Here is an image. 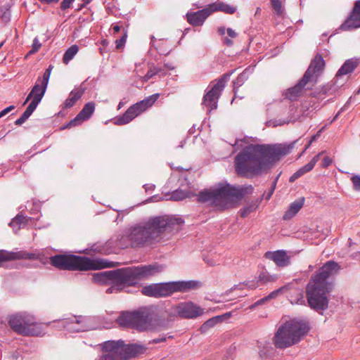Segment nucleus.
Listing matches in <instances>:
<instances>
[{
    "label": "nucleus",
    "instance_id": "7c9ffc66",
    "mask_svg": "<svg viewBox=\"0 0 360 360\" xmlns=\"http://www.w3.org/2000/svg\"><path fill=\"white\" fill-rule=\"evenodd\" d=\"M260 200L257 199L248 205L245 206L240 210V215L243 218L247 217L251 212L255 211L259 206Z\"/></svg>",
    "mask_w": 360,
    "mask_h": 360
},
{
    "label": "nucleus",
    "instance_id": "338daca9",
    "mask_svg": "<svg viewBox=\"0 0 360 360\" xmlns=\"http://www.w3.org/2000/svg\"><path fill=\"white\" fill-rule=\"evenodd\" d=\"M21 116H22V117H24V118L25 119V120H27L29 118V117H28L25 113H24V112L22 114V115H21Z\"/></svg>",
    "mask_w": 360,
    "mask_h": 360
},
{
    "label": "nucleus",
    "instance_id": "8fccbe9b",
    "mask_svg": "<svg viewBox=\"0 0 360 360\" xmlns=\"http://www.w3.org/2000/svg\"><path fill=\"white\" fill-rule=\"evenodd\" d=\"M331 163V158H330L329 157H324L321 162V166L322 167L326 168L328 167Z\"/></svg>",
    "mask_w": 360,
    "mask_h": 360
},
{
    "label": "nucleus",
    "instance_id": "bf43d9fd",
    "mask_svg": "<svg viewBox=\"0 0 360 360\" xmlns=\"http://www.w3.org/2000/svg\"><path fill=\"white\" fill-rule=\"evenodd\" d=\"M144 188L146 189V191H153L155 188V186L153 184H146L144 186Z\"/></svg>",
    "mask_w": 360,
    "mask_h": 360
},
{
    "label": "nucleus",
    "instance_id": "13d9d810",
    "mask_svg": "<svg viewBox=\"0 0 360 360\" xmlns=\"http://www.w3.org/2000/svg\"><path fill=\"white\" fill-rule=\"evenodd\" d=\"M14 108H15L14 105H10V106L6 108L5 109H4L3 112L6 115L7 113L11 112Z\"/></svg>",
    "mask_w": 360,
    "mask_h": 360
},
{
    "label": "nucleus",
    "instance_id": "6e6552de",
    "mask_svg": "<svg viewBox=\"0 0 360 360\" xmlns=\"http://www.w3.org/2000/svg\"><path fill=\"white\" fill-rule=\"evenodd\" d=\"M309 330L308 324L304 321L290 320L281 326L274 338L277 348L284 349L299 342Z\"/></svg>",
    "mask_w": 360,
    "mask_h": 360
},
{
    "label": "nucleus",
    "instance_id": "f704fd0d",
    "mask_svg": "<svg viewBox=\"0 0 360 360\" xmlns=\"http://www.w3.org/2000/svg\"><path fill=\"white\" fill-rule=\"evenodd\" d=\"M0 18L4 23H7L10 21L11 11L7 6H3L0 7Z\"/></svg>",
    "mask_w": 360,
    "mask_h": 360
},
{
    "label": "nucleus",
    "instance_id": "a19ab883",
    "mask_svg": "<svg viewBox=\"0 0 360 360\" xmlns=\"http://www.w3.org/2000/svg\"><path fill=\"white\" fill-rule=\"evenodd\" d=\"M127 31H124L122 36L120 39H116L115 44H116V48L117 49H120L124 46V45L127 41Z\"/></svg>",
    "mask_w": 360,
    "mask_h": 360
},
{
    "label": "nucleus",
    "instance_id": "de8ad7c7",
    "mask_svg": "<svg viewBox=\"0 0 360 360\" xmlns=\"http://www.w3.org/2000/svg\"><path fill=\"white\" fill-rule=\"evenodd\" d=\"M278 176H279V175L276 177V179L273 182V184L271 185V189H270L269 192L267 193V195L266 196V200H269L271 198L272 194L274 193V190L276 188V182H277V180L278 179Z\"/></svg>",
    "mask_w": 360,
    "mask_h": 360
},
{
    "label": "nucleus",
    "instance_id": "393cba45",
    "mask_svg": "<svg viewBox=\"0 0 360 360\" xmlns=\"http://www.w3.org/2000/svg\"><path fill=\"white\" fill-rule=\"evenodd\" d=\"M322 153H319L315 155L307 165L302 167L297 172H295L289 179L290 182H294L296 179L301 177L302 175L306 174L307 172H310L314 167L316 162L319 160L320 156Z\"/></svg>",
    "mask_w": 360,
    "mask_h": 360
},
{
    "label": "nucleus",
    "instance_id": "473e14b6",
    "mask_svg": "<svg viewBox=\"0 0 360 360\" xmlns=\"http://www.w3.org/2000/svg\"><path fill=\"white\" fill-rule=\"evenodd\" d=\"M221 317L219 316L212 317L206 321L200 328L201 333H206L210 328L214 327L219 321Z\"/></svg>",
    "mask_w": 360,
    "mask_h": 360
},
{
    "label": "nucleus",
    "instance_id": "3c124183",
    "mask_svg": "<svg viewBox=\"0 0 360 360\" xmlns=\"http://www.w3.org/2000/svg\"><path fill=\"white\" fill-rule=\"evenodd\" d=\"M322 129L317 131L316 134L311 136L310 141H309V145H311L314 141H316L321 136Z\"/></svg>",
    "mask_w": 360,
    "mask_h": 360
},
{
    "label": "nucleus",
    "instance_id": "37998d69",
    "mask_svg": "<svg viewBox=\"0 0 360 360\" xmlns=\"http://www.w3.org/2000/svg\"><path fill=\"white\" fill-rule=\"evenodd\" d=\"M243 284H240V285H242ZM245 286H247L248 288L250 289H255L257 288V287L259 286V283L258 282V280L257 281H248L246 283L244 284ZM239 286V285H238ZM238 288V285H235L233 289L236 290Z\"/></svg>",
    "mask_w": 360,
    "mask_h": 360
},
{
    "label": "nucleus",
    "instance_id": "49530a36",
    "mask_svg": "<svg viewBox=\"0 0 360 360\" xmlns=\"http://www.w3.org/2000/svg\"><path fill=\"white\" fill-rule=\"evenodd\" d=\"M167 340V336L165 335H162L158 338H154L149 341V344H158L160 342H163Z\"/></svg>",
    "mask_w": 360,
    "mask_h": 360
},
{
    "label": "nucleus",
    "instance_id": "72a5a7b5",
    "mask_svg": "<svg viewBox=\"0 0 360 360\" xmlns=\"http://www.w3.org/2000/svg\"><path fill=\"white\" fill-rule=\"evenodd\" d=\"M79 48L77 45H72L65 52L63 61L65 64H68L77 54Z\"/></svg>",
    "mask_w": 360,
    "mask_h": 360
},
{
    "label": "nucleus",
    "instance_id": "4c0bfd02",
    "mask_svg": "<svg viewBox=\"0 0 360 360\" xmlns=\"http://www.w3.org/2000/svg\"><path fill=\"white\" fill-rule=\"evenodd\" d=\"M186 192L181 190H176L172 193L171 199L174 200H181L187 197Z\"/></svg>",
    "mask_w": 360,
    "mask_h": 360
},
{
    "label": "nucleus",
    "instance_id": "c9c22d12",
    "mask_svg": "<svg viewBox=\"0 0 360 360\" xmlns=\"http://www.w3.org/2000/svg\"><path fill=\"white\" fill-rule=\"evenodd\" d=\"M271 4L275 13L278 15H281L283 13V8L281 0H270Z\"/></svg>",
    "mask_w": 360,
    "mask_h": 360
},
{
    "label": "nucleus",
    "instance_id": "864d4df0",
    "mask_svg": "<svg viewBox=\"0 0 360 360\" xmlns=\"http://www.w3.org/2000/svg\"><path fill=\"white\" fill-rule=\"evenodd\" d=\"M223 42L227 46H231L233 44V41L228 37H224L223 39Z\"/></svg>",
    "mask_w": 360,
    "mask_h": 360
},
{
    "label": "nucleus",
    "instance_id": "b1692460",
    "mask_svg": "<svg viewBox=\"0 0 360 360\" xmlns=\"http://www.w3.org/2000/svg\"><path fill=\"white\" fill-rule=\"evenodd\" d=\"M84 319L82 316H74L69 319L68 321H62V326L70 330L76 332L84 331L87 328Z\"/></svg>",
    "mask_w": 360,
    "mask_h": 360
},
{
    "label": "nucleus",
    "instance_id": "412c9836",
    "mask_svg": "<svg viewBox=\"0 0 360 360\" xmlns=\"http://www.w3.org/2000/svg\"><path fill=\"white\" fill-rule=\"evenodd\" d=\"M146 350L147 347L143 345L138 343L125 344L123 342V356L124 360L143 354L146 352Z\"/></svg>",
    "mask_w": 360,
    "mask_h": 360
},
{
    "label": "nucleus",
    "instance_id": "c03bdc74",
    "mask_svg": "<svg viewBox=\"0 0 360 360\" xmlns=\"http://www.w3.org/2000/svg\"><path fill=\"white\" fill-rule=\"evenodd\" d=\"M41 44L37 39V38H34L33 40V44L32 46V50L29 52V54H33L39 51Z\"/></svg>",
    "mask_w": 360,
    "mask_h": 360
},
{
    "label": "nucleus",
    "instance_id": "603ef678",
    "mask_svg": "<svg viewBox=\"0 0 360 360\" xmlns=\"http://www.w3.org/2000/svg\"><path fill=\"white\" fill-rule=\"evenodd\" d=\"M226 32L228 36L231 38H236L238 36V34L231 28H228Z\"/></svg>",
    "mask_w": 360,
    "mask_h": 360
},
{
    "label": "nucleus",
    "instance_id": "20e7f679",
    "mask_svg": "<svg viewBox=\"0 0 360 360\" xmlns=\"http://www.w3.org/2000/svg\"><path fill=\"white\" fill-rule=\"evenodd\" d=\"M340 265L334 261L326 262L311 278L306 288L309 306L316 310H325L328 307L327 294L332 290V284L328 279L337 275Z\"/></svg>",
    "mask_w": 360,
    "mask_h": 360
},
{
    "label": "nucleus",
    "instance_id": "a878e982",
    "mask_svg": "<svg viewBox=\"0 0 360 360\" xmlns=\"http://www.w3.org/2000/svg\"><path fill=\"white\" fill-rule=\"evenodd\" d=\"M85 91V88L82 86L75 88L69 94L68 98L63 104V108H70L75 103L82 98Z\"/></svg>",
    "mask_w": 360,
    "mask_h": 360
},
{
    "label": "nucleus",
    "instance_id": "aec40b11",
    "mask_svg": "<svg viewBox=\"0 0 360 360\" xmlns=\"http://www.w3.org/2000/svg\"><path fill=\"white\" fill-rule=\"evenodd\" d=\"M30 317L23 314L13 315L9 318L8 324L14 332L23 335Z\"/></svg>",
    "mask_w": 360,
    "mask_h": 360
},
{
    "label": "nucleus",
    "instance_id": "dca6fc26",
    "mask_svg": "<svg viewBox=\"0 0 360 360\" xmlns=\"http://www.w3.org/2000/svg\"><path fill=\"white\" fill-rule=\"evenodd\" d=\"M360 27V0L354 2V7L347 18L343 22L340 29L343 31H347L353 29Z\"/></svg>",
    "mask_w": 360,
    "mask_h": 360
},
{
    "label": "nucleus",
    "instance_id": "0e129e2a",
    "mask_svg": "<svg viewBox=\"0 0 360 360\" xmlns=\"http://www.w3.org/2000/svg\"><path fill=\"white\" fill-rule=\"evenodd\" d=\"M150 39H151V44H152V46H154V42H155V37L152 36V37H151V38H150Z\"/></svg>",
    "mask_w": 360,
    "mask_h": 360
},
{
    "label": "nucleus",
    "instance_id": "cd10ccee",
    "mask_svg": "<svg viewBox=\"0 0 360 360\" xmlns=\"http://www.w3.org/2000/svg\"><path fill=\"white\" fill-rule=\"evenodd\" d=\"M304 202V198H301L292 202L290 205L288 210L285 212L283 217V219L288 220L292 218L302 207Z\"/></svg>",
    "mask_w": 360,
    "mask_h": 360
},
{
    "label": "nucleus",
    "instance_id": "79ce46f5",
    "mask_svg": "<svg viewBox=\"0 0 360 360\" xmlns=\"http://www.w3.org/2000/svg\"><path fill=\"white\" fill-rule=\"evenodd\" d=\"M350 179L353 184L354 189L356 191H360V175H353Z\"/></svg>",
    "mask_w": 360,
    "mask_h": 360
},
{
    "label": "nucleus",
    "instance_id": "a211bd4d",
    "mask_svg": "<svg viewBox=\"0 0 360 360\" xmlns=\"http://www.w3.org/2000/svg\"><path fill=\"white\" fill-rule=\"evenodd\" d=\"M94 110L95 103L94 102H89L86 103L82 110L77 115V116L74 119L71 120L61 129H65L80 124L82 122L89 120L94 113Z\"/></svg>",
    "mask_w": 360,
    "mask_h": 360
},
{
    "label": "nucleus",
    "instance_id": "c756f323",
    "mask_svg": "<svg viewBox=\"0 0 360 360\" xmlns=\"http://www.w3.org/2000/svg\"><path fill=\"white\" fill-rule=\"evenodd\" d=\"M28 219L26 217L22 214H18L15 218H13L11 221L9 223V226L13 229H16V230H19L21 228H24L27 224Z\"/></svg>",
    "mask_w": 360,
    "mask_h": 360
},
{
    "label": "nucleus",
    "instance_id": "2eb2a0df",
    "mask_svg": "<svg viewBox=\"0 0 360 360\" xmlns=\"http://www.w3.org/2000/svg\"><path fill=\"white\" fill-rule=\"evenodd\" d=\"M203 314V309L191 302H181L172 306L169 316H178L184 319H195Z\"/></svg>",
    "mask_w": 360,
    "mask_h": 360
},
{
    "label": "nucleus",
    "instance_id": "2f4dec72",
    "mask_svg": "<svg viewBox=\"0 0 360 360\" xmlns=\"http://www.w3.org/2000/svg\"><path fill=\"white\" fill-rule=\"evenodd\" d=\"M278 278L276 275H271L266 271H262L258 276V282L261 284L275 282Z\"/></svg>",
    "mask_w": 360,
    "mask_h": 360
},
{
    "label": "nucleus",
    "instance_id": "f3484780",
    "mask_svg": "<svg viewBox=\"0 0 360 360\" xmlns=\"http://www.w3.org/2000/svg\"><path fill=\"white\" fill-rule=\"evenodd\" d=\"M38 256L34 253L26 251L9 252L0 250V267L4 266V262L16 259H37Z\"/></svg>",
    "mask_w": 360,
    "mask_h": 360
},
{
    "label": "nucleus",
    "instance_id": "0eeeda50",
    "mask_svg": "<svg viewBox=\"0 0 360 360\" xmlns=\"http://www.w3.org/2000/svg\"><path fill=\"white\" fill-rule=\"evenodd\" d=\"M120 325L138 331L160 330L166 323L155 319L148 309L141 308L133 311L123 312L117 319Z\"/></svg>",
    "mask_w": 360,
    "mask_h": 360
},
{
    "label": "nucleus",
    "instance_id": "7ed1b4c3",
    "mask_svg": "<svg viewBox=\"0 0 360 360\" xmlns=\"http://www.w3.org/2000/svg\"><path fill=\"white\" fill-rule=\"evenodd\" d=\"M165 266L158 263L132 266L96 274L94 279L101 283H110L107 293L119 292L126 287L136 286L138 281L148 278L162 272Z\"/></svg>",
    "mask_w": 360,
    "mask_h": 360
},
{
    "label": "nucleus",
    "instance_id": "680f3d73",
    "mask_svg": "<svg viewBox=\"0 0 360 360\" xmlns=\"http://www.w3.org/2000/svg\"><path fill=\"white\" fill-rule=\"evenodd\" d=\"M329 89L327 87V86H323L322 89H321V91L319 92V94L322 93L323 94H326L327 91Z\"/></svg>",
    "mask_w": 360,
    "mask_h": 360
},
{
    "label": "nucleus",
    "instance_id": "f8f14e48",
    "mask_svg": "<svg viewBox=\"0 0 360 360\" xmlns=\"http://www.w3.org/2000/svg\"><path fill=\"white\" fill-rule=\"evenodd\" d=\"M231 74L226 73L223 75L204 95L202 105L207 108L209 112L217 109L219 98Z\"/></svg>",
    "mask_w": 360,
    "mask_h": 360
},
{
    "label": "nucleus",
    "instance_id": "a18cd8bd",
    "mask_svg": "<svg viewBox=\"0 0 360 360\" xmlns=\"http://www.w3.org/2000/svg\"><path fill=\"white\" fill-rule=\"evenodd\" d=\"M75 1V0H63L60 5V9L62 11H65L70 8Z\"/></svg>",
    "mask_w": 360,
    "mask_h": 360
},
{
    "label": "nucleus",
    "instance_id": "052dcab7",
    "mask_svg": "<svg viewBox=\"0 0 360 360\" xmlns=\"http://www.w3.org/2000/svg\"><path fill=\"white\" fill-rule=\"evenodd\" d=\"M218 33L220 35H224L225 34V28L223 27H221L218 29Z\"/></svg>",
    "mask_w": 360,
    "mask_h": 360
},
{
    "label": "nucleus",
    "instance_id": "ea45409f",
    "mask_svg": "<svg viewBox=\"0 0 360 360\" xmlns=\"http://www.w3.org/2000/svg\"><path fill=\"white\" fill-rule=\"evenodd\" d=\"M246 79V75L245 72L240 74L237 78L233 81V86L234 88L240 87Z\"/></svg>",
    "mask_w": 360,
    "mask_h": 360
},
{
    "label": "nucleus",
    "instance_id": "f257e3e1",
    "mask_svg": "<svg viewBox=\"0 0 360 360\" xmlns=\"http://www.w3.org/2000/svg\"><path fill=\"white\" fill-rule=\"evenodd\" d=\"M295 143L274 145L250 144L235 157L236 172L245 178L255 176L278 162L283 156L289 154L294 148Z\"/></svg>",
    "mask_w": 360,
    "mask_h": 360
},
{
    "label": "nucleus",
    "instance_id": "39448f33",
    "mask_svg": "<svg viewBox=\"0 0 360 360\" xmlns=\"http://www.w3.org/2000/svg\"><path fill=\"white\" fill-rule=\"evenodd\" d=\"M253 189L251 185L233 186L228 183H219L214 187L200 191L198 201L218 210H226L246 195L251 194Z\"/></svg>",
    "mask_w": 360,
    "mask_h": 360
},
{
    "label": "nucleus",
    "instance_id": "9b49d317",
    "mask_svg": "<svg viewBox=\"0 0 360 360\" xmlns=\"http://www.w3.org/2000/svg\"><path fill=\"white\" fill-rule=\"evenodd\" d=\"M159 96V94H153L132 105L122 116H119L115 118V124L117 125H124L129 123L135 117L150 108L158 100Z\"/></svg>",
    "mask_w": 360,
    "mask_h": 360
},
{
    "label": "nucleus",
    "instance_id": "6ab92c4d",
    "mask_svg": "<svg viewBox=\"0 0 360 360\" xmlns=\"http://www.w3.org/2000/svg\"><path fill=\"white\" fill-rule=\"evenodd\" d=\"M212 14V11L209 5L202 9L195 12H188L186 15V20L192 26H201L208 16Z\"/></svg>",
    "mask_w": 360,
    "mask_h": 360
},
{
    "label": "nucleus",
    "instance_id": "c85d7f7f",
    "mask_svg": "<svg viewBox=\"0 0 360 360\" xmlns=\"http://www.w3.org/2000/svg\"><path fill=\"white\" fill-rule=\"evenodd\" d=\"M212 13L216 11H221L226 14H233L236 11L235 6L226 4L222 1H217L209 4Z\"/></svg>",
    "mask_w": 360,
    "mask_h": 360
},
{
    "label": "nucleus",
    "instance_id": "e433bc0d",
    "mask_svg": "<svg viewBox=\"0 0 360 360\" xmlns=\"http://www.w3.org/2000/svg\"><path fill=\"white\" fill-rule=\"evenodd\" d=\"M162 70L160 68L153 67L150 68V70L147 72V73L143 77V81H148L151 79L154 75L161 72Z\"/></svg>",
    "mask_w": 360,
    "mask_h": 360
},
{
    "label": "nucleus",
    "instance_id": "e2e57ef3",
    "mask_svg": "<svg viewBox=\"0 0 360 360\" xmlns=\"http://www.w3.org/2000/svg\"><path fill=\"white\" fill-rule=\"evenodd\" d=\"M125 104V103L122 101H121L119 104H118V109H120L121 108H122V106Z\"/></svg>",
    "mask_w": 360,
    "mask_h": 360
},
{
    "label": "nucleus",
    "instance_id": "9d476101",
    "mask_svg": "<svg viewBox=\"0 0 360 360\" xmlns=\"http://www.w3.org/2000/svg\"><path fill=\"white\" fill-rule=\"evenodd\" d=\"M49 259L50 264L60 270L88 271L103 267L98 261L75 255L60 254L51 256Z\"/></svg>",
    "mask_w": 360,
    "mask_h": 360
},
{
    "label": "nucleus",
    "instance_id": "4be33fe9",
    "mask_svg": "<svg viewBox=\"0 0 360 360\" xmlns=\"http://www.w3.org/2000/svg\"><path fill=\"white\" fill-rule=\"evenodd\" d=\"M264 257L268 259L274 261L280 267L286 266L290 263L289 257L284 250L268 251L264 254Z\"/></svg>",
    "mask_w": 360,
    "mask_h": 360
},
{
    "label": "nucleus",
    "instance_id": "423d86ee",
    "mask_svg": "<svg viewBox=\"0 0 360 360\" xmlns=\"http://www.w3.org/2000/svg\"><path fill=\"white\" fill-rule=\"evenodd\" d=\"M325 68V61L320 54H316L302 77L292 87L288 88L284 96L290 101H295L304 91L311 89L317 83Z\"/></svg>",
    "mask_w": 360,
    "mask_h": 360
},
{
    "label": "nucleus",
    "instance_id": "6e6d98bb",
    "mask_svg": "<svg viewBox=\"0 0 360 360\" xmlns=\"http://www.w3.org/2000/svg\"><path fill=\"white\" fill-rule=\"evenodd\" d=\"M40 2H41L42 4H53V3H57L58 2L59 0H39Z\"/></svg>",
    "mask_w": 360,
    "mask_h": 360
},
{
    "label": "nucleus",
    "instance_id": "bb28decb",
    "mask_svg": "<svg viewBox=\"0 0 360 360\" xmlns=\"http://www.w3.org/2000/svg\"><path fill=\"white\" fill-rule=\"evenodd\" d=\"M359 64V60L358 59L350 58L347 60L338 71L335 78L338 79L340 77L352 72L358 67Z\"/></svg>",
    "mask_w": 360,
    "mask_h": 360
},
{
    "label": "nucleus",
    "instance_id": "69168bd1",
    "mask_svg": "<svg viewBox=\"0 0 360 360\" xmlns=\"http://www.w3.org/2000/svg\"><path fill=\"white\" fill-rule=\"evenodd\" d=\"M165 65L168 69H169V70H173V69H174V67H173V66H171L170 65L165 64Z\"/></svg>",
    "mask_w": 360,
    "mask_h": 360
},
{
    "label": "nucleus",
    "instance_id": "5701e85b",
    "mask_svg": "<svg viewBox=\"0 0 360 360\" xmlns=\"http://www.w3.org/2000/svg\"><path fill=\"white\" fill-rule=\"evenodd\" d=\"M32 319V317H30L23 335L43 336L45 335L47 325L34 323Z\"/></svg>",
    "mask_w": 360,
    "mask_h": 360
},
{
    "label": "nucleus",
    "instance_id": "f03ea898",
    "mask_svg": "<svg viewBox=\"0 0 360 360\" xmlns=\"http://www.w3.org/2000/svg\"><path fill=\"white\" fill-rule=\"evenodd\" d=\"M184 223L182 218L170 215L150 217L129 229L120 239V245L123 248L149 246L162 233L179 231Z\"/></svg>",
    "mask_w": 360,
    "mask_h": 360
},
{
    "label": "nucleus",
    "instance_id": "ddd939ff",
    "mask_svg": "<svg viewBox=\"0 0 360 360\" xmlns=\"http://www.w3.org/2000/svg\"><path fill=\"white\" fill-rule=\"evenodd\" d=\"M52 65L49 68L44 72L42 77H38L31 91L28 94L23 105L26 104L30 99L36 103H39L45 94L49 84Z\"/></svg>",
    "mask_w": 360,
    "mask_h": 360
},
{
    "label": "nucleus",
    "instance_id": "5fc2aeb1",
    "mask_svg": "<svg viewBox=\"0 0 360 360\" xmlns=\"http://www.w3.org/2000/svg\"><path fill=\"white\" fill-rule=\"evenodd\" d=\"M25 119L24 117L20 116L18 119H17L15 122V124L16 125H21L25 122Z\"/></svg>",
    "mask_w": 360,
    "mask_h": 360
},
{
    "label": "nucleus",
    "instance_id": "09e8293b",
    "mask_svg": "<svg viewBox=\"0 0 360 360\" xmlns=\"http://www.w3.org/2000/svg\"><path fill=\"white\" fill-rule=\"evenodd\" d=\"M38 105V103H36L34 101H31L30 103L29 104V105L26 108V111L30 112L31 115L32 114V112L35 110V109L37 108Z\"/></svg>",
    "mask_w": 360,
    "mask_h": 360
},
{
    "label": "nucleus",
    "instance_id": "1a4fd4ad",
    "mask_svg": "<svg viewBox=\"0 0 360 360\" xmlns=\"http://www.w3.org/2000/svg\"><path fill=\"white\" fill-rule=\"evenodd\" d=\"M200 287V283L195 281H172L153 283L141 288V293L155 298L165 297L176 292H186Z\"/></svg>",
    "mask_w": 360,
    "mask_h": 360
},
{
    "label": "nucleus",
    "instance_id": "4d7b16f0",
    "mask_svg": "<svg viewBox=\"0 0 360 360\" xmlns=\"http://www.w3.org/2000/svg\"><path fill=\"white\" fill-rule=\"evenodd\" d=\"M121 27L118 25H112V30L114 34L118 33L120 31Z\"/></svg>",
    "mask_w": 360,
    "mask_h": 360
},
{
    "label": "nucleus",
    "instance_id": "4468645a",
    "mask_svg": "<svg viewBox=\"0 0 360 360\" xmlns=\"http://www.w3.org/2000/svg\"><path fill=\"white\" fill-rule=\"evenodd\" d=\"M102 354L99 360H124L123 341L108 340L101 344Z\"/></svg>",
    "mask_w": 360,
    "mask_h": 360
},
{
    "label": "nucleus",
    "instance_id": "774afa93",
    "mask_svg": "<svg viewBox=\"0 0 360 360\" xmlns=\"http://www.w3.org/2000/svg\"><path fill=\"white\" fill-rule=\"evenodd\" d=\"M84 3V4H88L89 3H90L91 0H82Z\"/></svg>",
    "mask_w": 360,
    "mask_h": 360
},
{
    "label": "nucleus",
    "instance_id": "58836bf2",
    "mask_svg": "<svg viewBox=\"0 0 360 360\" xmlns=\"http://www.w3.org/2000/svg\"><path fill=\"white\" fill-rule=\"evenodd\" d=\"M283 289H284V287H281V288H278V289H277L276 290H274L268 296H266L264 298L260 300L259 301V302L262 303V302H264V301H266V300H271V299H274V298L277 297L282 292Z\"/></svg>",
    "mask_w": 360,
    "mask_h": 360
}]
</instances>
